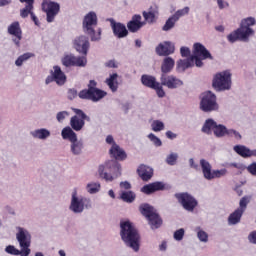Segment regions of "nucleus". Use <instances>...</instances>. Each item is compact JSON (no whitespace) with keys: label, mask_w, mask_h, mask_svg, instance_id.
I'll return each instance as SVG.
<instances>
[{"label":"nucleus","mask_w":256,"mask_h":256,"mask_svg":"<svg viewBox=\"0 0 256 256\" xmlns=\"http://www.w3.org/2000/svg\"><path fill=\"white\" fill-rule=\"evenodd\" d=\"M120 237L128 249H131L134 253H139L141 249V236L131 221H120Z\"/></svg>","instance_id":"1"},{"label":"nucleus","mask_w":256,"mask_h":256,"mask_svg":"<svg viewBox=\"0 0 256 256\" xmlns=\"http://www.w3.org/2000/svg\"><path fill=\"white\" fill-rule=\"evenodd\" d=\"M16 241L19 243L21 250L17 249L13 245H9L5 248L8 255H20L29 256L31 255V232L24 227L16 226Z\"/></svg>","instance_id":"2"},{"label":"nucleus","mask_w":256,"mask_h":256,"mask_svg":"<svg viewBox=\"0 0 256 256\" xmlns=\"http://www.w3.org/2000/svg\"><path fill=\"white\" fill-rule=\"evenodd\" d=\"M123 174V168L117 161L108 160L98 166V175L107 183H113Z\"/></svg>","instance_id":"3"},{"label":"nucleus","mask_w":256,"mask_h":256,"mask_svg":"<svg viewBox=\"0 0 256 256\" xmlns=\"http://www.w3.org/2000/svg\"><path fill=\"white\" fill-rule=\"evenodd\" d=\"M212 87L214 91L219 93L223 91H231L233 87V73L231 70H222L213 75Z\"/></svg>","instance_id":"4"},{"label":"nucleus","mask_w":256,"mask_h":256,"mask_svg":"<svg viewBox=\"0 0 256 256\" xmlns=\"http://www.w3.org/2000/svg\"><path fill=\"white\" fill-rule=\"evenodd\" d=\"M91 199L79 194L77 190L72 191L69 211L74 215H81L86 209H91Z\"/></svg>","instance_id":"5"},{"label":"nucleus","mask_w":256,"mask_h":256,"mask_svg":"<svg viewBox=\"0 0 256 256\" xmlns=\"http://www.w3.org/2000/svg\"><path fill=\"white\" fill-rule=\"evenodd\" d=\"M227 130V126L217 123V121L212 118L206 119L201 128L202 133L205 135H214L217 139L227 137Z\"/></svg>","instance_id":"6"},{"label":"nucleus","mask_w":256,"mask_h":256,"mask_svg":"<svg viewBox=\"0 0 256 256\" xmlns=\"http://www.w3.org/2000/svg\"><path fill=\"white\" fill-rule=\"evenodd\" d=\"M97 82L94 80H90L88 84V89L81 90L78 94L80 99H87L88 101H92L93 103H98L104 97H107V92L96 88Z\"/></svg>","instance_id":"7"},{"label":"nucleus","mask_w":256,"mask_h":256,"mask_svg":"<svg viewBox=\"0 0 256 256\" xmlns=\"http://www.w3.org/2000/svg\"><path fill=\"white\" fill-rule=\"evenodd\" d=\"M200 109L204 113H213V111H219L217 95L211 91L202 93L200 96Z\"/></svg>","instance_id":"8"},{"label":"nucleus","mask_w":256,"mask_h":256,"mask_svg":"<svg viewBox=\"0 0 256 256\" xmlns=\"http://www.w3.org/2000/svg\"><path fill=\"white\" fill-rule=\"evenodd\" d=\"M174 197L182 206V209H184V211H187L188 213H193L195 209L199 207V201H197V198H195V196H193L189 192L176 193Z\"/></svg>","instance_id":"9"},{"label":"nucleus","mask_w":256,"mask_h":256,"mask_svg":"<svg viewBox=\"0 0 256 256\" xmlns=\"http://www.w3.org/2000/svg\"><path fill=\"white\" fill-rule=\"evenodd\" d=\"M140 213L148 219V223L151 227V229H159L161 225H163V220L161 217H159V214H157V211L151 205L149 204H142L140 206Z\"/></svg>","instance_id":"10"},{"label":"nucleus","mask_w":256,"mask_h":256,"mask_svg":"<svg viewBox=\"0 0 256 256\" xmlns=\"http://www.w3.org/2000/svg\"><path fill=\"white\" fill-rule=\"evenodd\" d=\"M200 167L203 177L207 181H213V179H221V177H225V175H227V169L222 168L220 170H213L211 163L205 159L200 160Z\"/></svg>","instance_id":"11"},{"label":"nucleus","mask_w":256,"mask_h":256,"mask_svg":"<svg viewBox=\"0 0 256 256\" xmlns=\"http://www.w3.org/2000/svg\"><path fill=\"white\" fill-rule=\"evenodd\" d=\"M191 58L195 61L196 67H203V61L205 59H213V56H211V53L203 44L196 42L193 44V55Z\"/></svg>","instance_id":"12"},{"label":"nucleus","mask_w":256,"mask_h":256,"mask_svg":"<svg viewBox=\"0 0 256 256\" xmlns=\"http://www.w3.org/2000/svg\"><path fill=\"white\" fill-rule=\"evenodd\" d=\"M250 201L251 197L249 196H244L240 199L239 207L228 217V225H237L238 223H241L243 213L247 210V205H249Z\"/></svg>","instance_id":"13"},{"label":"nucleus","mask_w":256,"mask_h":256,"mask_svg":"<svg viewBox=\"0 0 256 256\" xmlns=\"http://www.w3.org/2000/svg\"><path fill=\"white\" fill-rule=\"evenodd\" d=\"M72 111L76 114L70 119V128L74 131H82L85 127V121H91V118L83 112L81 109L72 108Z\"/></svg>","instance_id":"14"},{"label":"nucleus","mask_w":256,"mask_h":256,"mask_svg":"<svg viewBox=\"0 0 256 256\" xmlns=\"http://www.w3.org/2000/svg\"><path fill=\"white\" fill-rule=\"evenodd\" d=\"M141 83L142 85H144V87L154 89L160 99H162V97H165V90H163V86H161V83L157 82V78H155V76L144 74L141 76Z\"/></svg>","instance_id":"15"},{"label":"nucleus","mask_w":256,"mask_h":256,"mask_svg":"<svg viewBox=\"0 0 256 256\" xmlns=\"http://www.w3.org/2000/svg\"><path fill=\"white\" fill-rule=\"evenodd\" d=\"M60 9L61 7L59 6V3L51 0H43L42 10L46 13V21L48 23H53L55 21V17L59 15Z\"/></svg>","instance_id":"16"},{"label":"nucleus","mask_w":256,"mask_h":256,"mask_svg":"<svg viewBox=\"0 0 256 256\" xmlns=\"http://www.w3.org/2000/svg\"><path fill=\"white\" fill-rule=\"evenodd\" d=\"M160 85L161 87H167V89H181L183 80L173 74H161Z\"/></svg>","instance_id":"17"},{"label":"nucleus","mask_w":256,"mask_h":256,"mask_svg":"<svg viewBox=\"0 0 256 256\" xmlns=\"http://www.w3.org/2000/svg\"><path fill=\"white\" fill-rule=\"evenodd\" d=\"M89 47H91V44L89 43V38L85 35L78 36L73 40V48L81 55H87Z\"/></svg>","instance_id":"18"},{"label":"nucleus","mask_w":256,"mask_h":256,"mask_svg":"<svg viewBox=\"0 0 256 256\" xmlns=\"http://www.w3.org/2000/svg\"><path fill=\"white\" fill-rule=\"evenodd\" d=\"M97 23H99L97 13H95V11H90L85 14L83 18L82 29L83 31H92L93 28L97 27Z\"/></svg>","instance_id":"19"},{"label":"nucleus","mask_w":256,"mask_h":256,"mask_svg":"<svg viewBox=\"0 0 256 256\" xmlns=\"http://www.w3.org/2000/svg\"><path fill=\"white\" fill-rule=\"evenodd\" d=\"M156 53L159 57H169L175 53V44L170 41L162 42L156 47Z\"/></svg>","instance_id":"20"},{"label":"nucleus","mask_w":256,"mask_h":256,"mask_svg":"<svg viewBox=\"0 0 256 256\" xmlns=\"http://www.w3.org/2000/svg\"><path fill=\"white\" fill-rule=\"evenodd\" d=\"M108 21H110V25L115 37H117L118 39H123L127 37V35H129V31L127 30V27L124 24L115 22L113 18H110Z\"/></svg>","instance_id":"21"},{"label":"nucleus","mask_w":256,"mask_h":256,"mask_svg":"<svg viewBox=\"0 0 256 256\" xmlns=\"http://www.w3.org/2000/svg\"><path fill=\"white\" fill-rule=\"evenodd\" d=\"M8 33L9 35H13V37H15L13 42L15 45H17V47H19L21 39H23V31L21 30V25L19 22H13L11 25H9Z\"/></svg>","instance_id":"22"},{"label":"nucleus","mask_w":256,"mask_h":256,"mask_svg":"<svg viewBox=\"0 0 256 256\" xmlns=\"http://www.w3.org/2000/svg\"><path fill=\"white\" fill-rule=\"evenodd\" d=\"M156 191H165V183L154 182L146 184L141 188V192L145 193V195H151L153 193H156Z\"/></svg>","instance_id":"23"},{"label":"nucleus","mask_w":256,"mask_h":256,"mask_svg":"<svg viewBox=\"0 0 256 256\" xmlns=\"http://www.w3.org/2000/svg\"><path fill=\"white\" fill-rule=\"evenodd\" d=\"M142 19L143 18L139 14L132 17L131 21L127 23L130 33H137V31H139V29L145 25V22H143Z\"/></svg>","instance_id":"24"},{"label":"nucleus","mask_w":256,"mask_h":256,"mask_svg":"<svg viewBox=\"0 0 256 256\" xmlns=\"http://www.w3.org/2000/svg\"><path fill=\"white\" fill-rule=\"evenodd\" d=\"M195 66V60L190 56L186 59H180L176 62V71L177 73H185L187 69Z\"/></svg>","instance_id":"25"},{"label":"nucleus","mask_w":256,"mask_h":256,"mask_svg":"<svg viewBox=\"0 0 256 256\" xmlns=\"http://www.w3.org/2000/svg\"><path fill=\"white\" fill-rule=\"evenodd\" d=\"M109 153L113 159H116V161H125V159H127V153L121 146H119V144L110 147Z\"/></svg>","instance_id":"26"},{"label":"nucleus","mask_w":256,"mask_h":256,"mask_svg":"<svg viewBox=\"0 0 256 256\" xmlns=\"http://www.w3.org/2000/svg\"><path fill=\"white\" fill-rule=\"evenodd\" d=\"M31 137L39 141H47L51 137V130L47 128H38L30 132Z\"/></svg>","instance_id":"27"},{"label":"nucleus","mask_w":256,"mask_h":256,"mask_svg":"<svg viewBox=\"0 0 256 256\" xmlns=\"http://www.w3.org/2000/svg\"><path fill=\"white\" fill-rule=\"evenodd\" d=\"M137 173L142 181H150V179L153 177V168L142 164L138 167Z\"/></svg>","instance_id":"28"},{"label":"nucleus","mask_w":256,"mask_h":256,"mask_svg":"<svg viewBox=\"0 0 256 256\" xmlns=\"http://www.w3.org/2000/svg\"><path fill=\"white\" fill-rule=\"evenodd\" d=\"M51 75L54 77L55 83L57 85H65V81H67V76H65V73L63 70H61V67L54 66L53 70L51 71Z\"/></svg>","instance_id":"29"},{"label":"nucleus","mask_w":256,"mask_h":256,"mask_svg":"<svg viewBox=\"0 0 256 256\" xmlns=\"http://www.w3.org/2000/svg\"><path fill=\"white\" fill-rule=\"evenodd\" d=\"M83 149H85V144L83 143V140H79V138H77L76 140L70 142V152L72 153V155H81L83 153Z\"/></svg>","instance_id":"30"},{"label":"nucleus","mask_w":256,"mask_h":256,"mask_svg":"<svg viewBox=\"0 0 256 256\" xmlns=\"http://www.w3.org/2000/svg\"><path fill=\"white\" fill-rule=\"evenodd\" d=\"M175 67V59L172 57H165L161 64L162 75H167V73H171Z\"/></svg>","instance_id":"31"},{"label":"nucleus","mask_w":256,"mask_h":256,"mask_svg":"<svg viewBox=\"0 0 256 256\" xmlns=\"http://www.w3.org/2000/svg\"><path fill=\"white\" fill-rule=\"evenodd\" d=\"M61 137L64 141H69L70 143L78 139L77 133H75V130L70 126H66L62 129Z\"/></svg>","instance_id":"32"},{"label":"nucleus","mask_w":256,"mask_h":256,"mask_svg":"<svg viewBox=\"0 0 256 256\" xmlns=\"http://www.w3.org/2000/svg\"><path fill=\"white\" fill-rule=\"evenodd\" d=\"M233 151L237 153L243 159H250L252 157V151L249 147L245 145H236L233 147Z\"/></svg>","instance_id":"33"},{"label":"nucleus","mask_w":256,"mask_h":256,"mask_svg":"<svg viewBox=\"0 0 256 256\" xmlns=\"http://www.w3.org/2000/svg\"><path fill=\"white\" fill-rule=\"evenodd\" d=\"M238 33L240 35V41H249V38L255 35V31L252 28H247L242 25L238 28Z\"/></svg>","instance_id":"34"},{"label":"nucleus","mask_w":256,"mask_h":256,"mask_svg":"<svg viewBox=\"0 0 256 256\" xmlns=\"http://www.w3.org/2000/svg\"><path fill=\"white\" fill-rule=\"evenodd\" d=\"M118 77L119 75L117 73H113L106 79V85H108L113 93L119 89V82L117 81Z\"/></svg>","instance_id":"35"},{"label":"nucleus","mask_w":256,"mask_h":256,"mask_svg":"<svg viewBox=\"0 0 256 256\" xmlns=\"http://www.w3.org/2000/svg\"><path fill=\"white\" fill-rule=\"evenodd\" d=\"M85 189L89 195H97L101 191V183L95 181L88 182Z\"/></svg>","instance_id":"36"},{"label":"nucleus","mask_w":256,"mask_h":256,"mask_svg":"<svg viewBox=\"0 0 256 256\" xmlns=\"http://www.w3.org/2000/svg\"><path fill=\"white\" fill-rule=\"evenodd\" d=\"M194 232L197 235L198 241L200 243H209V234L201 228V226L195 227Z\"/></svg>","instance_id":"37"},{"label":"nucleus","mask_w":256,"mask_h":256,"mask_svg":"<svg viewBox=\"0 0 256 256\" xmlns=\"http://www.w3.org/2000/svg\"><path fill=\"white\" fill-rule=\"evenodd\" d=\"M84 33H86V35H89L91 41L97 42L101 39L103 30L101 28H97V29L92 28V31L84 30Z\"/></svg>","instance_id":"38"},{"label":"nucleus","mask_w":256,"mask_h":256,"mask_svg":"<svg viewBox=\"0 0 256 256\" xmlns=\"http://www.w3.org/2000/svg\"><path fill=\"white\" fill-rule=\"evenodd\" d=\"M177 161H179V153L177 152L171 151L165 158V163H167V165H170L171 167L177 165Z\"/></svg>","instance_id":"39"},{"label":"nucleus","mask_w":256,"mask_h":256,"mask_svg":"<svg viewBox=\"0 0 256 256\" xmlns=\"http://www.w3.org/2000/svg\"><path fill=\"white\" fill-rule=\"evenodd\" d=\"M150 127L154 133H161V131H165V123L161 120H153Z\"/></svg>","instance_id":"40"},{"label":"nucleus","mask_w":256,"mask_h":256,"mask_svg":"<svg viewBox=\"0 0 256 256\" xmlns=\"http://www.w3.org/2000/svg\"><path fill=\"white\" fill-rule=\"evenodd\" d=\"M226 167L228 169H235L238 173H243L247 169V166L242 162H228L226 163Z\"/></svg>","instance_id":"41"},{"label":"nucleus","mask_w":256,"mask_h":256,"mask_svg":"<svg viewBox=\"0 0 256 256\" xmlns=\"http://www.w3.org/2000/svg\"><path fill=\"white\" fill-rule=\"evenodd\" d=\"M120 199L125 203H133L135 201V193L133 191H122Z\"/></svg>","instance_id":"42"},{"label":"nucleus","mask_w":256,"mask_h":256,"mask_svg":"<svg viewBox=\"0 0 256 256\" xmlns=\"http://www.w3.org/2000/svg\"><path fill=\"white\" fill-rule=\"evenodd\" d=\"M75 54H64L61 58V63L64 67H73L74 65Z\"/></svg>","instance_id":"43"},{"label":"nucleus","mask_w":256,"mask_h":256,"mask_svg":"<svg viewBox=\"0 0 256 256\" xmlns=\"http://www.w3.org/2000/svg\"><path fill=\"white\" fill-rule=\"evenodd\" d=\"M32 13H34L33 5L26 4L25 7L20 10V17H22V19H27V17H29V15L31 17Z\"/></svg>","instance_id":"44"},{"label":"nucleus","mask_w":256,"mask_h":256,"mask_svg":"<svg viewBox=\"0 0 256 256\" xmlns=\"http://www.w3.org/2000/svg\"><path fill=\"white\" fill-rule=\"evenodd\" d=\"M147 139H149L150 143L154 145V147H162L163 146V141H161V138L157 137V135L153 133H149L147 135Z\"/></svg>","instance_id":"45"},{"label":"nucleus","mask_w":256,"mask_h":256,"mask_svg":"<svg viewBox=\"0 0 256 256\" xmlns=\"http://www.w3.org/2000/svg\"><path fill=\"white\" fill-rule=\"evenodd\" d=\"M73 67H87V57L86 56H75L74 55V65Z\"/></svg>","instance_id":"46"},{"label":"nucleus","mask_w":256,"mask_h":256,"mask_svg":"<svg viewBox=\"0 0 256 256\" xmlns=\"http://www.w3.org/2000/svg\"><path fill=\"white\" fill-rule=\"evenodd\" d=\"M226 137H232L236 141H241L243 139V136L241 135V133L233 128H230V129L228 128L226 132Z\"/></svg>","instance_id":"47"},{"label":"nucleus","mask_w":256,"mask_h":256,"mask_svg":"<svg viewBox=\"0 0 256 256\" xmlns=\"http://www.w3.org/2000/svg\"><path fill=\"white\" fill-rule=\"evenodd\" d=\"M31 57H33V55L31 53L22 54L15 61L16 67H21L23 65V63H25V61H28V59H31Z\"/></svg>","instance_id":"48"},{"label":"nucleus","mask_w":256,"mask_h":256,"mask_svg":"<svg viewBox=\"0 0 256 256\" xmlns=\"http://www.w3.org/2000/svg\"><path fill=\"white\" fill-rule=\"evenodd\" d=\"M177 21L178 20L175 18L174 15L169 17L168 20L166 21L165 25L163 26V31H171V29H173V27H175V23Z\"/></svg>","instance_id":"49"},{"label":"nucleus","mask_w":256,"mask_h":256,"mask_svg":"<svg viewBox=\"0 0 256 256\" xmlns=\"http://www.w3.org/2000/svg\"><path fill=\"white\" fill-rule=\"evenodd\" d=\"M242 27H246L248 29H251L253 25H256L255 17H247L241 20Z\"/></svg>","instance_id":"50"},{"label":"nucleus","mask_w":256,"mask_h":256,"mask_svg":"<svg viewBox=\"0 0 256 256\" xmlns=\"http://www.w3.org/2000/svg\"><path fill=\"white\" fill-rule=\"evenodd\" d=\"M190 8L186 6L182 9L177 10L172 16L179 21L180 17H185V15H189Z\"/></svg>","instance_id":"51"},{"label":"nucleus","mask_w":256,"mask_h":256,"mask_svg":"<svg viewBox=\"0 0 256 256\" xmlns=\"http://www.w3.org/2000/svg\"><path fill=\"white\" fill-rule=\"evenodd\" d=\"M227 39L230 43H235V41H241V35L239 34V30L230 33Z\"/></svg>","instance_id":"52"},{"label":"nucleus","mask_w":256,"mask_h":256,"mask_svg":"<svg viewBox=\"0 0 256 256\" xmlns=\"http://www.w3.org/2000/svg\"><path fill=\"white\" fill-rule=\"evenodd\" d=\"M184 237H185V229L180 228L174 232L175 241H183Z\"/></svg>","instance_id":"53"},{"label":"nucleus","mask_w":256,"mask_h":256,"mask_svg":"<svg viewBox=\"0 0 256 256\" xmlns=\"http://www.w3.org/2000/svg\"><path fill=\"white\" fill-rule=\"evenodd\" d=\"M67 117H69V112L67 111H61L56 114V119L58 123H63V121H65Z\"/></svg>","instance_id":"54"},{"label":"nucleus","mask_w":256,"mask_h":256,"mask_svg":"<svg viewBox=\"0 0 256 256\" xmlns=\"http://www.w3.org/2000/svg\"><path fill=\"white\" fill-rule=\"evenodd\" d=\"M180 54H181V57H186L187 59H189V57H191V49L187 46H182L180 48Z\"/></svg>","instance_id":"55"},{"label":"nucleus","mask_w":256,"mask_h":256,"mask_svg":"<svg viewBox=\"0 0 256 256\" xmlns=\"http://www.w3.org/2000/svg\"><path fill=\"white\" fill-rule=\"evenodd\" d=\"M143 17L147 23H155V16L151 15L149 12H143Z\"/></svg>","instance_id":"56"},{"label":"nucleus","mask_w":256,"mask_h":256,"mask_svg":"<svg viewBox=\"0 0 256 256\" xmlns=\"http://www.w3.org/2000/svg\"><path fill=\"white\" fill-rule=\"evenodd\" d=\"M105 141L106 144L110 147H115V145H117V142H115V138L113 137V135H107Z\"/></svg>","instance_id":"57"},{"label":"nucleus","mask_w":256,"mask_h":256,"mask_svg":"<svg viewBox=\"0 0 256 256\" xmlns=\"http://www.w3.org/2000/svg\"><path fill=\"white\" fill-rule=\"evenodd\" d=\"M246 169L250 175L256 177V162L251 163Z\"/></svg>","instance_id":"58"},{"label":"nucleus","mask_w":256,"mask_h":256,"mask_svg":"<svg viewBox=\"0 0 256 256\" xmlns=\"http://www.w3.org/2000/svg\"><path fill=\"white\" fill-rule=\"evenodd\" d=\"M216 3L218 5V9H227V7H229V2L225 0H216Z\"/></svg>","instance_id":"59"},{"label":"nucleus","mask_w":256,"mask_h":256,"mask_svg":"<svg viewBox=\"0 0 256 256\" xmlns=\"http://www.w3.org/2000/svg\"><path fill=\"white\" fill-rule=\"evenodd\" d=\"M153 17H159V8L157 6L151 7L148 11Z\"/></svg>","instance_id":"60"},{"label":"nucleus","mask_w":256,"mask_h":256,"mask_svg":"<svg viewBox=\"0 0 256 256\" xmlns=\"http://www.w3.org/2000/svg\"><path fill=\"white\" fill-rule=\"evenodd\" d=\"M106 67H109L110 69H117L119 67V64L115 60H109L106 62Z\"/></svg>","instance_id":"61"},{"label":"nucleus","mask_w":256,"mask_h":256,"mask_svg":"<svg viewBox=\"0 0 256 256\" xmlns=\"http://www.w3.org/2000/svg\"><path fill=\"white\" fill-rule=\"evenodd\" d=\"M77 97V90L75 89H70L68 91V99L72 101V99H75Z\"/></svg>","instance_id":"62"},{"label":"nucleus","mask_w":256,"mask_h":256,"mask_svg":"<svg viewBox=\"0 0 256 256\" xmlns=\"http://www.w3.org/2000/svg\"><path fill=\"white\" fill-rule=\"evenodd\" d=\"M248 240L250 241V243L256 245V231L249 234Z\"/></svg>","instance_id":"63"},{"label":"nucleus","mask_w":256,"mask_h":256,"mask_svg":"<svg viewBox=\"0 0 256 256\" xmlns=\"http://www.w3.org/2000/svg\"><path fill=\"white\" fill-rule=\"evenodd\" d=\"M120 188L126 190L131 189V183H129L128 181L120 182Z\"/></svg>","instance_id":"64"}]
</instances>
